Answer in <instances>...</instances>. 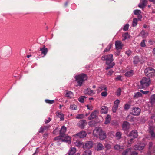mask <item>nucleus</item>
I'll return each mask as SVG.
<instances>
[{
  "mask_svg": "<svg viewBox=\"0 0 155 155\" xmlns=\"http://www.w3.org/2000/svg\"><path fill=\"white\" fill-rule=\"evenodd\" d=\"M147 2V0H141L138 4V7L142 9H143L146 5Z\"/></svg>",
  "mask_w": 155,
  "mask_h": 155,
  "instance_id": "nucleus-10",
  "label": "nucleus"
},
{
  "mask_svg": "<svg viewBox=\"0 0 155 155\" xmlns=\"http://www.w3.org/2000/svg\"><path fill=\"white\" fill-rule=\"evenodd\" d=\"M63 137H64V139H63V142H65L66 143L70 144L71 143V141L70 137L68 136L65 135Z\"/></svg>",
  "mask_w": 155,
  "mask_h": 155,
  "instance_id": "nucleus-17",
  "label": "nucleus"
},
{
  "mask_svg": "<svg viewBox=\"0 0 155 155\" xmlns=\"http://www.w3.org/2000/svg\"><path fill=\"white\" fill-rule=\"evenodd\" d=\"M142 94L140 92H137L135 93L134 98L137 99L139 97H142Z\"/></svg>",
  "mask_w": 155,
  "mask_h": 155,
  "instance_id": "nucleus-30",
  "label": "nucleus"
},
{
  "mask_svg": "<svg viewBox=\"0 0 155 155\" xmlns=\"http://www.w3.org/2000/svg\"><path fill=\"white\" fill-rule=\"evenodd\" d=\"M84 93L85 94H87L90 95H92L94 94V91L93 90L89 88H87L85 89L84 91Z\"/></svg>",
  "mask_w": 155,
  "mask_h": 155,
  "instance_id": "nucleus-21",
  "label": "nucleus"
},
{
  "mask_svg": "<svg viewBox=\"0 0 155 155\" xmlns=\"http://www.w3.org/2000/svg\"><path fill=\"white\" fill-rule=\"evenodd\" d=\"M122 36L124 38L123 39V40L124 41L130 38V35L127 32L123 34Z\"/></svg>",
  "mask_w": 155,
  "mask_h": 155,
  "instance_id": "nucleus-36",
  "label": "nucleus"
},
{
  "mask_svg": "<svg viewBox=\"0 0 155 155\" xmlns=\"http://www.w3.org/2000/svg\"><path fill=\"white\" fill-rule=\"evenodd\" d=\"M133 62L134 64H137L140 61V60L139 57L138 56H136L133 58Z\"/></svg>",
  "mask_w": 155,
  "mask_h": 155,
  "instance_id": "nucleus-31",
  "label": "nucleus"
},
{
  "mask_svg": "<svg viewBox=\"0 0 155 155\" xmlns=\"http://www.w3.org/2000/svg\"><path fill=\"white\" fill-rule=\"evenodd\" d=\"M98 113V111L97 110H95L92 112L90 116L88 117L89 120H91L94 119H96L97 117V114Z\"/></svg>",
  "mask_w": 155,
  "mask_h": 155,
  "instance_id": "nucleus-9",
  "label": "nucleus"
},
{
  "mask_svg": "<svg viewBox=\"0 0 155 155\" xmlns=\"http://www.w3.org/2000/svg\"><path fill=\"white\" fill-rule=\"evenodd\" d=\"M140 92H141L142 93H143L144 94H147L148 93H149V91H144L143 90H140Z\"/></svg>",
  "mask_w": 155,
  "mask_h": 155,
  "instance_id": "nucleus-58",
  "label": "nucleus"
},
{
  "mask_svg": "<svg viewBox=\"0 0 155 155\" xmlns=\"http://www.w3.org/2000/svg\"><path fill=\"white\" fill-rule=\"evenodd\" d=\"M40 51H41V54L43 55V57H45L48 53V49L46 48L45 45H43L42 47L40 48Z\"/></svg>",
  "mask_w": 155,
  "mask_h": 155,
  "instance_id": "nucleus-11",
  "label": "nucleus"
},
{
  "mask_svg": "<svg viewBox=\"0 0 155 155\" xmlns=\"http://www.w3.org/2000/svg\"><path fill=\"white\" fill-rule=\"evenodd\" d=\"M118 107L114 105L112 108V110L113 113H115L118 108Z\"/></svg>",
  "mask_w": 155,
  "mask_h": 155,
  "instance_id": "nucleus-52",
  "label": "nucleus"
},
{
  "mask_svg": "<svg viewBox=\"0 0 155 155\" xmlns=\"http://www.w3.org/2000/svg\"><path fill=\"white\" fill-rule=\"evenodd\" d=\"M130 128V123L125 121L123 122L122 125V130L124 131H127Z\"/></svg>",
  "mask_w": 155,
  "mask_h": 155,
  "instance_id": "nucleus-6",
  "label": "nucleus"
},
{
  "mask_svg": "<svg viewBox=\"0 0 155 155\" xmlns=\"http://www.w3.org/2000/svg\"><path fill=\"white\" fill-rule=\"evenodd\" d=\"M91 152L89 150H87L84 152L83 155H91Z\"/></svg>",
  "mask_w": 155,
  "mask_h": 155,
  "instance_id": "nucleus-42",
  "label": "nucleus"
},
{
  "mask_svg": "<svg viewBox=\"0 0 155 155\" xmlns=\"http://www.w3.org/2000/svg\"><path fill=\"white\" fill-rule=\"evenodd\" d=\"M138 19L136 18H133L132 21V26L133 27L136 26L137 24Z\"/></svg>",
  "mask_w": 155,
  "mask_h": 155,
  "instance_id": "nucleus-37",
  "label": "nucleus"
},
{
  "mask_svg": "<svg viewBox=\"0 0 155 155\" xmlns=\"http://www.w3.org/2000/svg\"><path fill=\"white\" fill-rule=\"evenodd\" d=\"M129 27V25L128 24H127L124 27L123 30H124L126 31H127Z\"/></svg>",
  "mask_w": 155,
  "mask_h": 155,
  "instance_id": "nucleus-49",
  "label": "nucleus"
},
{
  "mask_svg": "<svg viewBox=\"0 0 155 155\" xmlns=\"http://www.w3.org/2000/svg\"><path fill=\"white\" fill-rule=\"evenodd\" d=\"M63 137H64L60 135V136L56 137L55 138L54 140L57 141L58 145L59 144L63 142V140L61 138Z\"/></svg>",
  "mask_w": 155,
  "mask_h": 155,
  "instance_id": "nucleus-20",
  "label": "nucleus"
},
{
  "mask_svg": "<svg viewBox=\"0 0 155 155\" xmlns=\"http://www.w3.org/2000/svg\"><path fill=\"white\" fill-rule=\"evenodd\" d=\"M51 120V119L49 117L48 120H45V124H47Z\"/></svg>",
  "mask_w": 155,
  "mask_h": 155,
  "instance_id": "nucleus-60",
  "label": "nucleus"
},
{
  "mask_svg": "<svg viewBox=\"0 0 155 155\" xmlns=\"http://www.w3.org/2000/svg\"><path fill=\"white\" fill-rule=\"evenodd\" d=\"M75 145L78 147H80L81 145H82L83 143H81L80 141H76L74 143Z\"/></svg>",
  "mask_w": 155,
  "mask_h": 155,
  "instance_id": "nucleus-45",
  "label": "nucleus"
},
{
  "mask_svg": "<svg viewBox=\"0 0 155 155\" xmlns=\"http://www.w3.org/2000/svg\"><path fill=\"white\" fill-rule=\"evenodd\" d=\"M125 53L128 56H130L131 54V51L130 50H128L126 51Z\"/></svg>",
  "mask_w": 155,
  "mask_h": 155,
  "instance_id": "nucleus-57",
  "label": "nucleus"
},
{
  "mask_svg": "<svg viewBox=\"0 0 155 155\" xmlns=\"http://www.w3.org/2000/svg\"><path fill=\"white\" fill-rule=\"evenodd\" d=\"M107 91V88L104 85H101L99 86L98 88L97 89L98 92H100L103 90Z\"/></svg>",
  "mask_w": 155,
  "mask_h": 155,
  "instance_id": "nucleus-25",
  "label": "nucleus"
},
{
  "mask_svg": "<svg viewBox=\"0 0 155 155\" xmlns=\"http://www.w3.org/2000/svg\"><path fill=\"white\" fill-rule=\"evenodd\" d=\"M153 143L152 142H150L149 143V148L150 149L153 146Z\"/></svg>",
  "mask_w": 155,
  "mask_h": 155,
  "instance_id": "nucleus-62",
  "label": "nucleus"
},
{
  "mask_svg": "<svg viewBox=\"0 0 155 155\" xmlns=\"http://www.w3.org/2000/svg\"><path fill=\"white\" fill-rule=\"evenodd\" d=\"M134 13L135 15H138L141 14V11L140 10L136 9L134 10Z\"/></svg>",
  "mask_w": 155,
  "mask_h": 155,
  "instance_id": "nucleus-44",
  "label": "nucleus"
},
{
  "mask_svg": "<svg viewBox=\"0 0 155 155\" xmlns=\"http://www.w3.org/2000/svg\"><path fill=\"white\" fill-rule=\"evenodd\" d=\"M101 95L102 97H106L107 95V92L106 91L102 92L101 93Z\"/></svg>",
  "mask_w": 155,
  "mask_h": 155,
  "instance_id": "nucleus-54",
  "label": "nucleus"
},
{
  "mask_svg": "<svg viewBox=\"0 0 155 155\" xmlns=\"http://www.w3.org/2000/svg\"><path fill=\"white\" fill-rule=\"evenodd\" d=\"M148 35V33L145 32L144 30H142L139 34V35L141 36L142 38H145Z\"/></svg>",
  "mask_w": 155,
  "mask_h": 155,
  "instance_id": "nucleus-27",
  "label": "nucleus"
},
{
  "mask_svg": "<svg viewBox=\"0 0 155 155\" xmlns=\"http://www.w3.org/2000/svg\"><path fill=\"white\" fill-rule=\"evenodd\" d=\"M145 144L143 143H140L135 145L134 147V149L136 150H141L143 149Z\"/></svg>",
  "mask_w": 155,
  "mask_h": 155,
  "instance_id": "nucleus-7",
  "label": "nucleus"
},
{
  "mask_svg": "<svg viewBox=\"0 0 155 155\" xmlns=\"http://www.w3.org/2000/svg\"><path fill=\"white\" fill-rule=\"evenodd\" d=\"M151 83V80L149 78H143L140 81L141 86L142 88L148 87Z\"/></svg>",
  "mask_w": 155,
  "mask_h": 155,
  "instance_id": "nucleus-4",
  "label": "nucleus"
},
{
  "mask_svg": "<svg viewBox=\"0 0 155 155\" xmlns=\"http://www.w3.org/2000/svg\"><path fill=\"white\" fill-rule=\"evenodd\" d=\"M100 139L101 140H103L105 139L106 137V133L103 131L100 133L99 135L98 136Z\"/></svg>",
  "mask_w": 155,
  "mask_h": 155,
  "instance_id": "nucleus-23",
  "label": "nucleus"
},
{
  "mask_svg": "<svg viewBox=\"0 0 155 155\" xmlns=\"http://www.w3.org/2000/svg\"><path fill=\"white\" fill-rule=\"evenodd\" d=\"M104 148L103 145L100 143H98L97 145V151L101 150Z\"/></svg>",
  "mask_w": 155,
  "mask_h": 155,
  "instance_id": "nucleus-35",
  "label": "nucleus"
},
{
  "mask_svg": "<svg viewBox=\"0 0 155 155\" xmlns=\"http://www.w3.org/2000/svg\"><path fill=\"white\" fill-rule=\"evenodd\" d=\"M44 129L45 130L48 129L51 127L50 125L48 124L46 125L43 126H42Z\"/></svg>",
  "mask_w": 155,
  "mask_h": 155,
  "instance_id": "nucleus-55",
  "label": "nucleus"
},
{
  "mask_svg": "<svg viewBox=\"0 0 155 155\" xmlns=\"http://www.w3.org/2000/svg\"><path fill=\"white\" fill-rule=\"evenodd\" d=\"M76 151V148L74 147L71 148L68 152L69 155H73Z\"/></svg>",
  "mask_w": 155,
  "mask_h": 155,
  "instance_id": "nucleus-32",
  "label": "nucleus"
},
{
  "mask_svg": "<svg viewBox=\"0 0 155 155\" xmlns=\"http://www.w3.org/2000/svg\"><path fill=\"white\" fill-rule=\"evenodd\" d=\"M86 135V132L84 131H81L76 134V135L80 138L85 137Z\"/></svg>",
  "mask_w": 155,
  "mask_h": 155,
  "instance_id": "nucleus-16",
  "label": "nucleus"
},
{
  "mask_svg": "<svg viewBox=\"0 0 155 155\" xmlns=\"http://www.w3.org/2000/svg\"><path fill=\"white\" fill-rule=\"evenodd\" d=\"M146 41V40L144 39L143 40L140 44V46L142 47H145L146 46L145 42Z\"/></svg>",
  "mask_w": 155,
  "mask_h": 155,
  "instance_id": "nucleus-43",
  "label": "nucleus"
},
{
  "mask_svg": "<svg viewBox=\"0 0 155 155\" xmlns=\"http://www.w3.org/2000/svg\"><path fill=\"white\" fill-rule=\"evenodd\" d=\"M76 81L78 84V85L81 86L83 82L87 79V76L84 74H82L80 75L76 76L75 77Z\"/></svg>",
  "mask_w": 155,
  "mask_h": 155,
  "instance_id": "nucleus-2",
  "label": "nucleus"
},
{
  "mask_svg": "<svg viewBox=\"0 0 155 155\" xmlns=\"http://www.w3.org/2000/svg\"><path fill=\"white\" fill-rule=\"evenodd\" d=\"M44 130H45L44 129L43 127L42 126H41L40 127L38 132L40 133H43Z\"/></svg>",
  "mask_w": 155,
  "mask_h": 155,
  "instance_id": "nucleus-56",
  "label": "nucleus"
},
{
  "mask_svg": "<svg viewBox=\"0 0 155 155\" xmlns=\"http://www.w3.org/2000/svg\"><path fill=\"white\" fill-rule=\"evenodd\" d=\"M45 102L48 104H52L54 102V100H49L48 99H46L45 100Z\"/></svg>",
  "mask_w": 155,
  "mask_h": 155,
  "instance_id": "nucleus-46",
  "label": "nucleus"
},
{
  "mask_svg": "<svg viewBox=\"0 0 155 155\" xmlns=\"http://www.w3.org/2000/svg\"><path fill=\"white\" fill-rule=\"evenodd\" d=\"M56 115L57 117L60 118L61 120H64V115L61 112H57L56 113Z\"/></svg>",
  "mask_w": 155,
  "mask_h": 155,
  "instance_id": "nucleus-28",
  "label": "nucleus"
},
{
  "mask_svg": "<svg viewBox=\"0 0 155 155\" xmlns=\"http://www.w3.org/2000/svg\"><path fill=\"white\" fill-rule=\"evenodd\" d=\"M70 109L72 110H76L77 109V106L74 104H72L70 106Z\"/></svg>",
  "mask_w": 155,
  "mask_h": 155,
  "instance_id": "nucleus-38",
  "label": "nucleus"
},
{
  "mask_svg": "<svg viewBox=\"0 0 155 155\" xmlns=\"http://www.w3.org/2000/svg\"><path fill=\"white\" fill-rule=\"evenodd\" d=\"M137 15H138V19H137L138 20H139L140 21H141V18L142 17V15L140 14Z\"/></svg>",
  "mask_w": 155,
  "mask_h": 155,
  "instance_id": "nucleus-64",
  "label": "nucleus"
},
{
  "mask_svg": "<svg viewBox=\"0 0 155 155\" xmlns=\"http://www.w3.org/2000/svg\"><path fill=\"white\" fill-rule=\"evenodd\" d=\"M130 149H127L123 152L122 155H128L129 153L130 152Z\"/></svg>",
  "mask_w": 155,
  "mask_h": 155,
  "instance_id": "nucleus-40",
  "label": "nucleus"
},
{
  "mask_svg": "<svg viewBox=\"0 0 155 155\" xmlns=\"http://www.w3.org/2000/svg\"><path fill=\"white\" fill-rule=\"evenodd\" d=\"M130 105L128 104H126L124 106V109L125 110H128L130 108Z\"/></svg>",
  "mask_w": 155,
  "mask_h": 155,
  "instance_id": "nucleus-53",
  "label": "nucleus"
},
{
  "mask_svg": "<svg viewBox=\"0 0 155 155\" xmlns=\"http://www.w3.org/2000/svg\"><path fill=\"white\" fill-rule=\"evenodd\" d=\"M67 128L64 126H62L60 131V134L62 136L64 137L65 134V133L66 131Z\"/></svg>",
  "mask_w": 155,
  "mask_h": 155,
  "instance_id": "nucleus-18",
  "label": "nucleus"
},
{
  "mask_svg": "<svg viewBox=\"0 0 155 155\" xmlns=\"http://www.w3.org/2000/svg\"><path fill=\"white\" fill-rule=\"evenodd\" d=\"M105 148L107 150L110 149L111 148V146L109 144H107L105 146Z\"/></svg>",
  "mask_w": 155,
  "mask_h": 155,
  "instance_id": "nucleus-59",
  "label": "nucleus"
},
{
  "mask_svg": "<svg viewBox=\"0 0 155 155\" xmlns=\"http://www.w3.org/2000/svg\"><path fill=\"white\" fill-rule=\"evenodd\" d=\"M101 59L103 61H106V64L107 65L105 68L106 70L113 68L115 65V63L113 62V55L111 54L102 56Z\"/></svg>",
  "mask_w": 155,
  "mask_h": 155,
  "instance_id": "nucleus-1",
  "label": "nucleus"
},
{
  "mask_svg": "<svg viewBox=\"0 0 155 155\" xmlns=\"http://www.w3.org/2000/svg\"><path fill=\"white\" fill-rule=\"evenodd\" d=\"M108 110V108L107 106H103L101 107V113L106 114Z\"/></svg>",
  "mask_w": 155,
  "mask_h": 155,
  "instance_id": "nucleus-24",
  "label": "nucleus"
},
{
  "mask_svg": "<svg viewBox=\"0 0 155 155\" xmlns=\"http://www.w3.org/2000/svg\"><path fill=\"white\" fill-rule=\"evenodd\" d=\"M113 72L114 71L112 70H110L108 73L107 75L111 76Z\"/></svg>",
  "mask_w": 155,
  "mask_h": 155,
  "instance_id": "nucleus-61",
  "label": "nucleus"
},
{
  "mask_svg": "<svg viewBox=\"0 0 155 155\" xmlns=\"http://www.w3.org/2000/svg\"><path fill=\"white\" fill-rule=\"evenodd\" d=\"M121 133L119 132H117L115 134V137L117 140H119L121 138Z\"/></svg>",
  "mask_w": 155,
  "mask_h": 155,
  "instance_id": "nucleus-39",
  "label": "nucleus"
},
{
  "mask_svg": "<svg viewBox=\"0 0 155 155\" xmlns=\"http://www.w3.org/2000/svg\"><path fill=\"white\" fill-rule=\"evenodd\" d=\"M111 119L110 115L108 114L106 118L104 124H107L109 123L111 120Z\"/></svg>",
  "mask_w": 155,
  "mask_h": 155,
  "instance_id": "nucleus-33",
  "label": "nucleus"
},
{
  "mask_svg": "<svg viewBox=\"0 0 155 155\" xmlns=\"http://www.w3.org/2000/svg\"><path fill=\"white\" fill-rule=\"evenodd\" d=\"M87 124V123L85 120H80L78 123V127L81 129L84 128L85 126Z\"/></svg>",
  "mask_w": 155,
  "mask_h": 155,
  "instance_id": "nucleus-12",
  "label": "nucleus"
},
{
  "mask_svg": "<svg viewBox=\"0 0 155 155\" xmlns=\"http://www.w3.org/2000/svg\"><path fill=\"white\" fill-rule=\"evenodd\" d=\"M141 109L138 107H133L131 111V114L134 115L138 116L140 113Z\"/></svg>",
  "mask_w": 155,
  "mask_h": 155,
  "instance_id": "nucleus-5",
  "label": "nucleus"
},
{
  "mask_svg": "<svg viewBox=\"0 0 155 155\" xmlns=\"http://www.w3.org/2000/svg\"><path fill=\"white\" fill-rule=\"evenodd\" d=\"M117 96H120L121 94V89L119 88H118L117 91Z\"/></svg>",
  "mask_w": 155,
  "mask_h": 155,
  "instance_id": "nucleus-51",
  "label": "nucleus"
},
{
  "mask_svg": "<svg viewBox=\"0 0 155 155\" xmlns=\"http://www.w3.org/2000/svg\"><path fill=\"white\" fill-rule=\"evenodd\" d=\"M93 145V143L92 141H87L85 143V145H83V147L84 149H89L92 147Z\"/></svg>",
  "mask_w": 155,
  "mask_h": 155,
  "instance_id": "nucleus-14",
  "label": "nucleus"
},
{
  "mask_svg": "<svg viewBox=\"0 0 155 155\" xmlns=\"http://www.w3.org/2000/svg\"><path fill=\"white\" fill-rule=\"evenodd\" d=\"M87 109L90 110H92L93 109V107L91 106H89L88 105H87L86 106Z\"/></svg>",
  "mask_w": 155,
  "mask_h": 155,
  "instance_id": "nucleus-63",
  "label": "nucleus"
},
{
  "mask_svg": "<svg viewBox=\"0 0 155 155\" xmlns=\"http://www.w3.org/2000/svg\"><path fill=\"white\" fill-rule=\"evenodd\" d=\"M114 148L116 150H119L121 148V147L120 145L116 144L114 146Z\"/></svg>",
  "mask_w": 155,
  "mask_h": 155,
  "instance_id": "nucleus-47",
  "label": "nucleus"
},
{
  "mask_svg": "<svg viewBox=\"0 0 155 155\" xmlns=\"http://www.w3.org/2000/svg\"><path fill=\"white\" fill-rule=\"evenodd\" d=\"M129 136L132 137H133L134 138H137L138 136L137 132V130H132L130 133L129 135Z\"/></svg>",
  "mask_w": 155,
  "mask_h": 155,
  "instance_id": "nucleus-19",
  "label": "nucleus"
},
{
  "mask_svg": "<svg viewBox=\"0 0 155 155\" xmlns=\"http://www.w3.org/2000/svg\"><path fill=\"white\" fill-rule=\"evenodd\" d=\"M145 75L148 78H153L155 76V70L151 67L146 68L144 71Z\"/></svg>",
  "mask_w": 155,
  "mask_h": 155,
  "instance_id": "nucleus-3",
  "label": "nucleus"
},
{
  "mask_svg": "<svg viewBox=\"0 0 155 155\" xmlns=\"http://www.w3.org/2000/svg\"><path fill=\"white\" fill-rule=\"evenodd\" d=\"M122 44L120 41H116L115 43V47L117 50L121 49L123 46Z\"/></svg>",
  "mask_w": 155,
  "mask_h": 155,
  "instance_id": "nucleus-15",
  "label": "nucleus"
},
{
  "mask_svg": "<svg viewBox=\"0 0 155 155\" xmlns=\"http://www.w3.org/2000/svg\"><path fill=\"white\" fill-rule=\"evenodd\" d=\"M120 103V101L118 99L116 100L114 102V105L118 107L119 104Z\"/></svg>",
  "mask_w": 155,
  "mask_h": 155,
  "instance_id": "nucleus-50",
  "label": "nucleus"
},
{
  "mask_svg": "<svg viewBox=\"0 0 155 155\" xmlns=\"http://www.w3.org/2000/svg\"><path fill=\"white\" fill-rule=\"evenodd\" d=\"M84 115L83 114H79L77 115L76 118L77 119H81L84 118Z\"/></svg>",
  "mask_w": 155,
  "mask_h": 155,
  "instance_id": "nucleus-48",
  "label": "nucleus"
},
{
  "mask_svg": "<svg viewBox=\"0 0 155 155\" xmlns=\"http://www.w3.org/2000/svg\"><path fill=\"white\" fill-rule=\"evenodd\" d=\"M65 96L67 97L71 98L73 96V94L71 91H66L65 94Z\"/></svg>",
  "mask_w": 155,
  "mask_h": 155,
  "instance_id": "nucleus-26",
  "label": "nucleus"
},
{
  "mask_svg": "<svg viewBox=\"0 0 155 155\" xmlns=\"http://www.w3.org/2000/svg\"><path fill=\"white\" fill-rule=\"evenodd\" d=\"M149 133L152 139L155 138V133L154 131V129L153 127L150 126L149 127Z\"/></svg>",
  "mask_w": 155,
  "mask_h": 155,
  "instance_id": "nucleus-13",
  "label": "nucleus"
},
{
  "mask_svg": "<svg viewBox=\"0 0 155 155\" xmlns=\"http://www.w3.org/2000/svg\"><path fill=\"white\" fill-rule=\"evenodd\" d=\"M103 131L102 129L100 127H96L95 129L93 130V134L94 135L98 137V136L100 134L101 132Z\"/></svg>",
  "mask_w": 155,
  "mask_h": 155,
  "instance_id": "nucleus-8",
  "label": "nucleus"
},
{
  "mask_svg": "<svg viewBox=\"0 0 155 155\" xmlns=\"http://www.w3.org/2000/svg\"><path fill=\"white\" fill-rule=\"evenodd\" d=\"M150 103L151 104H153L155 102V94L152 95L149 99Z\"/></svg>",
  "mask_w": 155,
  "mask_h": 155,
  "instance_id": "nucleus-29",
  "label": "nucleus"
},
{
  "mask_svg": "<svg viewBox=\"0 0 155 155\" xmlns=\"http://www.w3.org/2000/svg\"><path fill=\"white\" fill-rule=\"evenodd\" d=\"M86 97L84 96H81L78 99L79 101L81 103H83L85 98Z\"/></svg>",
  "mask_w": 155,
  "mask_h": 155,
  "instance_id": "nucleus-41",
  "label": "nucleus"
},
{
  "mask_svg": "<svg viewBox=\"0 0 155 155\" xmlns=\"http://www.w3.org/2000/svg\"><path fill=\"white\" fill-rule=\"evenodd\" d=\"M112 46V45L111 43H110L107 47L103 51V52L105 53L108 52L111 49Z\"/></svg>",
  "mask_w": 155,
  "mask_h": 155,
  "instance_id": "nucleus-34",
  "label": "nucleus"
},
{
  "mask_svg": "<svg viewBox=\"0 0 155 155\" xmlns=\"http://www.w3.org/2000/svg\"><path fill=\"white\" fill-rule=\"evenodd\" d=\"M134 74V71L131 70L126 71L124 74V75L126 77H129L132 76Z\"/></svg>",
  "mask_w": 155,
  "mask_h": 155,
  "instance_id": "nucleus-22",
  "label": "nucleus"
}]
</instances>
